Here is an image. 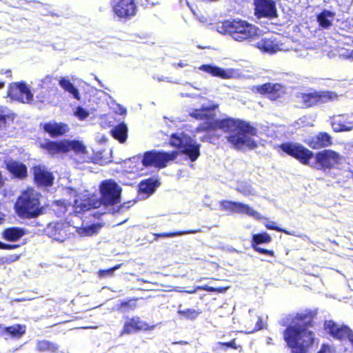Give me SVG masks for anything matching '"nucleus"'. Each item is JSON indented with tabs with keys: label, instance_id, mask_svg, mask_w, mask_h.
Masks as SVG:
<instances>
[{
	"label": "nucleus",
	"instance_id": "1",
	"mask_svg": "<svg viewBox=\"0 0 353 353\" xmlns=\"http://www.w3.org/2000/svg\"><path fill=\"white\" fill-rule=\"evenodd\" d=\"M218 107L216 104H203L190 112V115L196 119L206 120L196 129V132L206 131L210 137L219 138L223 133H226V138L234 148L241 149L244 147L253 148L255 141L250 137L254 128L243 121L234 119L213 120L214 114L211 111Z\"/></svg>",
	"mask_w": 353,
	"mask_h": 353
},
{
	"label": "nucleus",
	"instance_id": "2",
	"mask_svg": "<svg viewBox=\"0 0 353 353\" xmlns=\"http://www.w3.org/2000/svg\"><path fill=\"white\" fill-rule=\"evenodd\" d=\"M314 314L304 311L292 318L291 325L284 332V339L292 353H307L314 341V334L308 330Z\"/></svg>",
	"mask_w": 353,
	"mask_h": 353
},
{
	"label": "nucleus",
	"instance_id": "3",
	"mask_svg": "<svg viewBox=\"0 0 353 353\" xmlns=\"http://www.w3.org/2000/svg\"><path fill=\"white\" fill-rule=\"evenodd\" d=\"M41 147L50 154L65 153L72 150L75 153L76 161L79 163L91 161V157L89 156L85 146L79 141L63 140L59 142L48 141L42 143Z\"/></svg>",
	"mask_w": 353,
	"mask_h": 353
},
{
	"label": "nucleus",
	"instance_id": "4",
	"mask_svg": "<svg viewBox=\"0 0 353 353\" xmlns=\"http://www.w3.org/2000/svg\"><path fill=\"white\" fill-rule=\"evenodd\" d=\"M74 205L66 203L65 201H56L54 209L57 213L64 214L66 212L74 211L75 213H81L91 209L98 208L101 205V201L97 195L85 191L78 199H74Z\"/></svg>",
	"mask_w": 353,
	"mask_h": 353
},
{
	"label": "nucleus",
	"instance_id": "5",
	"mask_svg": "<svg viewBox=\"0 0 353 353\" xmlns=\"http://www.w3.org/2000/svg\"><path fill=\"white\" fill-rule=\"evenodd\" d=\"M39 196V194L32 188L23 191L15 203L17 214L25 219L37 216L41 210Z\"/></svg>",
	"mask_w": 353,
	"mask_h": 353
},
{
	"label": "nucleus",
	"instance_id": "6",
	"mask_svg": "<svg viewBox=\"0 0 353 353\" xmlns=\"http://www.w3.org/2000/svg\"><path fill=\"white\" fill-rule=\"evenodd\" d=\"M225 27L230 35L236 41H252L261 34V30L245 21H227Z\"/></svg>",
	"mask_w": 353,
	"mask_h": 353
},
{
	"label": "nucleus",
	"instance_id": "7",
	"mask_svg": "<svg viewBox=\"0 0 353 353\" xmlns=\"http://www.w3.org/2000/svg\"><path fill=\"white\" fill-rule=\"evenodd\" d=\"M170 145L179 148L191 161H195L200 155V145L184 132H176L171 136Z\"/></svg>",
	"mask_w": 353,
	"mask_h": 353
},
{
	"label": "nucleus",
	"instance_id": "8",
	"mask_svg": "<svg viewBox=\"0 0 353 353\" xmlns=\"http://www.w3.org/2000/svg\"><path fill=\"white\" fill-rule=\"evenodd\" d=\"M292 40L288 38L270 36L262 38L254 44L261 52L272 54L279 51H288Z\"/></svg>",
	"mask_w": 353,
	"mask_h": 353
},
{
	"label": "nucleus",
	"instance_id": "9",
	"mask_svg": "<svg viewBox=\"0 0 353 353\" xmlns=\"http://www.w3.org/2000/svg\"><path fill=\"white\" fill-rule=\"evenodd\" d=\"M296 101L302 108H310L325 103L336 98V94L331 92H299L296 95Z\"/></svg>",
	"mask_w": 353,
	"mask_h": 353
},
{
	"label": "nucleus",
	"instance_id": "10",
	"mask_svg": "<svg viewBox=\"0 0 353 353\" xmlns=\"http://www.w3.org/2000/svg\"><path fill=\"white\" fill-rule=\"evenodd\" d=\"M101 205H114L120 202L121 187L113 180L103 181L99 187Z\"/></svg>",
	"mask_w": 353,
	"mask_h": 353
},
{
	"label": "nucleus",
	"instance_id": "11",
	"mask_svg": "<svg viewBox=\"0 0 353 353\" xmlns=\"http://www.w3.org/2000/svg\"><path fill=\"white\" fill-rule=\"evenodd\" d=\"M178 153L172 152L171 153L161 152L155 151L146 152L142 158V164L147 166H154L156 168L165 167L168 162L176 158Z\"/></svg>",
	"mask_w": 353,
	"mask_h": 353
},
{
	"label": "nucleus",
	"instance_id": "12",
	"mask_svg": "<svg viewBox=\"0 0 353 353\" xmlns=\"http://www.w3.org/2000/svg\"><path fill=\"white\" fill-rule=\"evenodd\" d=\"M110 4L114 14L120 19H128L137 13V6L134 0H111Z\"/></svg>",
	"mask_w": 353,
	"mask_h": 353
},
{
	"label": "nucleus",
	"instance_id": "13",
	"mask_svg": "<svg viewBox=\"0 0 353 353\" xmlns=\"http://www.w3.org/2000/svg\"><path fill=\"white\" fill-rule=\"evenodd\" d=\"M221 210L230 211L233 213L245 214L252 218L260 220L263 217L257 211L254 210L251 206L240 202L224 200L219 202Z\"/></svg>",
	"mask_w": 353,
	"mask_h": 353
},
{
	"label": "nucleus",
	"instance_id": "14",
	"mask_svg": "<svg viewBox=\"0 0 353 353\" xmlns=\"http://www.w3.org/2000/svg\"><path fill=\"white\" fill-rule=\"evenodd\" d=\"M46 233L52 239L59 241H64L68 235L73 233L72 225L70 222H54L50 223L46 228Z\"/></svg>",
	"mask_w": 353,
	"mask_h": 353
},
{
	"label": "nucleus",
	"instance_id": "15",
	"mask_svg": "<svg viewBox=\"0 0 353 353\" xmlns=\"http://www.w3.org/2000/svg\"><path fill=\"white\" fill-rule=\"evenodd\" d=\"M286 154L300 160L303 163H307L313 157L312 152L300 144L285 143L279 146Z\"/></svg>",
	"mask_w": 353,
	"mask_h": 353
},
{
	"label": "nucleus",
	"instance_id": "16",
	"mask_svg": "<svg viewBox=\"0 0 353 353\" xmlns=\"http://www.w3.org/2000/svg\"><path fill=\"white\" fill-rule=\"evenodd\" d=\"M324 328L334 338L339 340L348 339L353 345V332L348 327L330 320L325 321Z\"/></svg>",
	"mask_w": 353,
	"mask_h": 353
},
{
	"label": "nucleus",
	"instance_id": "17",
	"mask_svg": "<svg viewBox=\"0 0 353 353\" xmlns=\"http://www.w3.org/2000/svg\"><path fill=\"white\" fill-rule=\"evenodd\" d=\"M8 95L11 99L22 103H30L33 99L30 88L23 83L11 84Z\"/></svg>",
	"mask_w": 353,
	"mask_h": 353
},
{
	"label": "nucleus",
	"instance_id": "18",
	"mask_svg": "<svg viewBox=\"0 0 353 353\" xmlns=\"http://www.w3.org/2000/svg\"><path fill=\"white\" fill-rule=\"evenodd\" d=\"M255 13L259 18H275L277 16L276 3L273 0H254Z\"/></svg>",
	"mask_w": 353,
	"mask_h": 353
},
{
	"label": "nucleus",
	"instance_id": "19",
	"mask_svg": "<svg viewBox=\"0 0 353 353\" xmlns=\"http://www.w3.org/2000/svg\"><path fill=\"white\" fill-rule=\"evenodd\" d=\"M252 90L261 94L268 95L271 100H276L285 93V88L281 84L272 83L254 85Z\"/></svg>",
	"mask_w": 353,
	"mask_h": 353
},
{
	"label": "nucleus",
	"instance_id": "20",
	"mask_svg": "<svg viewBox=\"0 0 353 353\" xmlns=\"http://www.w3.org/2000/svg\"><path fill=\"white\" fill-rule=\"evenodd\" d=\"M343 160V157L331 150H325L316 155V161L322 168H330L339 164Z\"/></svg>",
	"mask_w": 353,
	"mask_h": 353
},
{
	"label": "nucleus",
	"instance_id": "21",
	"mask_svg": "<svg viewBox=\"0 0 353 353\" xmlns=\"http://www.w3.org/2000/svg\"><path fill=\"white\" fill-rule=\"evenodd\" d=\"M152 327H150L145 322L141 321L139 317L126 318L124 323L123 331L121 335L129 334L138 331L148 330Z\"/></svg>",
	"mask_w": 353,
	"mask_h": 353
},
{
	"label": "nucleus",
	"instance_id": "22",
	"mask_svg": "<svg viewBox=\"0 0 353 353\" xmlns=\"http://www.w3.org/2000/svg\"><path fill=\"white\" fill-rule=\"evenodd\" d=\"M332 126L334 131L350 130L353 127V114L350 116L337 115L332 119Z\"/></svg>",
	"mask_w": 353,
	"mask_h": 353
},
{
	"label": "nucleus",
	"instance_id": "23",
	"mask_svg": "<svg viewBox=\"0 0 353 353\" xmlns=\"http://www.w3.org/2000/svg\"><path fill=\"white\" fill-rule=\"evenodd\" d=\"M199 70L212 74L214 77L222 79H231L234 75L233 69H223L212 65H203L199 68Z\"/></svg>",
	"mask_w": 353,
	"mask_h": 353
},
{
	"label": "nucleus",
	"instance_id": "24",
	"mask_svg": "<svg viewBox=\"0 0 353 353\" xmlns=\"http://www.w3.org/2000/svg\"><path fill=\"white\" fill-rule=\"evenodd\" d=\"M34 180L39 185H50L52 183L53 177L45 167L36 166L34 168Z\"/></svg>",
	"mask_w": 353,
	"mask_h": 353
},
{
	"label": "nucleus",
	"instance_id": "25",
	"mask_svg": "<svg viewBox=\"0 0 353 353\" xmlns=\"http://www.w3.org/2000/svg\"><path fill=\"white\" fill-rule=\"evenodd\" d=\"M44 130L52 137L62 135L68 132L67 124L63 123L49 122L43 125Z\"/></svg>",
	"mask_w": 353,
	"mask_h": 353
},
{
	"label": "nucleus",
	"instance_id": "26",
	"mask_svg": "<svg viewBox=\"0 0 353 353\" xmlns=\"http://www.w3.org/2000/svg\"><path fill=\"white\" fill-rule=\"evenodd\" d=\"M331 142V138L328 134L321 132L311 139L309 145L314 149H318L330 145Z\"/></svg>",
	"mask_w": 353,
	"mask_h": 353
},
{
	"label": "nucleus",
	"instance_id": "27",
	"mask_svg": "<svg viewBox=\"0 0 353 353\" xmlns=\"http://www.w3.org/2000/svg\"><path fill=\"white\" fill-rule=\"evenodd\" d=\"M7 169L15 176L23 178L26 176L27 168L21 163L15 161H9L6 163Z\"/></svg>",
	"mask_w": 353,
	"mask_h": 353
},
{
	"label": "nucleus",
	"instance_id": "28",
	"mask_svg": "<svg viewBox=\"0 0 353 353\" xmlns=\"http://www.w3.org/2000/svg\"><path fill=\"white\" fill-rule=\"evenodd\" d=\"M101 226L98 224L86 225L82 227L72 225V231L77 232L81 236H90L98 233Z\"/></svg>",
	"mask_w": 353,
	"mask_h": 353
},
{
	"label": "nucleus",
	"instance_id": "29",
	"mask_svg": "<svg viewBox=\"0 0 353 353\" xmlns=\"http://www.w3.org/2000/svg\"><path fill=\"white\" fill-rule=\"evenodd\" d=\"M59 85L66 92H69L72 97L77 99H81V95L78 89L70 82V79L66 77H61L59 80Z\"/></svg>",
	"mask_w": 353,
	"mask_h": 353
},
{
	"label": "nucleus",
	"instance_id": "30",
	"mask_svg": "<svg viewBox=\"0 0 353 353\" xmlns=\"http://www.w3.org/2000/svg\"><path fill=\"white\" fill-rule=\"evenodd\" d=\"M112 136L120 143L125 142L128 138V128L125 123H120L111 129Z\"/></svg>",
	"mask_w": 353,
	"mask_h": 353
},
{
	"label": "nucleus",
	"instance_id": "31",
	"mask_svg": "<svg viewBox=\"0 0 353 353\" xmlns=\"http://www.w3.org/2000/svg\"><path fill=\"white\" fill-rule=\"evenodd\" d=\"M25 234V230L20 228H10L4 230L3 238L10 241H16Z\"/></svg>",
	"mask_w": 353,
	"mask_h": 353
},
{
	"label": "nucleus",
	"instance_id": "32",
	"mask_svg": "<svg viewBox=\"0 0 353 353\" xmlns=\"http://www.w3.org/2000/svg\"><path fill=\"white\" fill-rule=\"evenodd\" d=\"M234 189L245 196L257 195L256 190L246 181H237Z\"/></svg>",
	"mask_w": 353,
	"mask_h": 353
},
{
	"label": "nucleus",
	"instance_id": "33",
	"mask_svg": "<svg viewBox=\"0 0 353 353\" xmlns=\"http://www.w3.org/2000/svg\"><path fill=\"white\" fill-rule=\"evenodd\" d=\"M334 16V12L325 10L317 16V20L322 28H327L332 25Z\"/></svg>",
	"mask_w": 353,
	"mask_h": 353
},
{
	"label": "nucleus",
	"instance_id": "34",
	"mask_svg": "<svg viewBox=\"0 0 353 353\" xmlns=\"http://www.w3.org/2000/svg\"><path fill=\"white\" fill-rule=\"evenodd\" d=\"M158 185V181L153 179L143 181L139 184V190L147 195L152 194Z\"/></svg>",
	"mask_w": 353,
	"mask_h": 353
},
{
	"label": "nucleus",
	"instance_id": "35",
	"mask_svg": "<svg viewBox=\"0 0 353 353\" xmlns=\"http://www.w3.org/2000/svg\"><path fill=\"white\" fill-rule=\"evenodd\" d=\"M26 332V326L22 325H14L5 327L3 334H9L13 337H20Z\"/></svg>",
	"mask_w": 353,
	"mask_h": 353
},
{
	"label": "nucleus",
	"instance_id": "36",
	"mask_svg": "<svg viewBox=\"0 0 353 353\" xmlns=\"http://www.w3.org/2000/svg\"><path fill=\"white\" fill-rule=\"evenodd\" d=\"M59 346L48 341H39L37 343V350L39 352H55L58 350Z\"/></svg>",
	"mask_w": 353,
	"mask_h": 353
},
{
	"label": "nucleus",
	"instance_id": "37",
	"mask_svg": "<svg viewBox=\"0 0 353 353\" xmlns=\"http://www.w3.org/2000/svg\"><path fill=\"white\" fill-rule=\"evenodd\" d=\"M290 48L288 50H294L296 52L297 56L301 58H305L308 55L307 50L300 43H296L292 41V43H290Z\"/></svg>",
	"mask_w": 353,
	"mask_h": 353
},
{
	"label": "nucleus",
	"instance_id": "38",
	"mask_svg": "<svg viewBox=\"0 0 353 353\" xmlns=\"http://www.w3.org/2000/svg\"><path fill=\"white\" fill-rule=\"evenodd\" d=\"M200 230H188V231H179L176 232H167V233H161V234H154L155 236V240H157L158 237H175L178 236H181L183 234H195L197 232H199Z\"/></svg>",
	"mask_w": 353,
	"mask_h": 353
},
{
	"label": "nucleus",
	"instance_id": "39",
	"mask_svg": "<svg viewBox=\"0 0 353 353\" xmlns=\"http://www.w3.org/2000/svg\"><path fill=\"white\" fill-rule=\"evenodd\" d=\"M271 241V236L265 232L252 235V243H254L256 245L261 243H270Z\"/></svg>",
	"mask_w": 353,
	"mask_h": 353
},
{
	"label": "nucleus",
	"instance_id": "40",
	"mask_svg": "<svg viewBox=\"0 0 353 353\" xmlns=\"http://www.w3.org/2000/svg\"><path fill=\"white\" fill-rule=\"evenodd\" d=\"M198 290H205L208 292H222L223 290H225V289H221V288H216L213 287H210L208 285H203V286H196L192 290H185V292L188 294H194Z\"/></svg>",
	"mask_w": 353,
	"mask_h": 353
},
{
	"label": "nucleus",
	"instance_id": "41",
	"mask_svg": "<svg viewBox=\"0 0 353 353\" xmlns=\"http://www.w3.org/2000/svg\"><path fill=\"white\" fill-rule=\"evenodd\" d=\"M178 313L182 316L194 319H196L201 312L194 309H187L185 310H179Z\"/></svg>",
	"mask_w": 353,
	"mask_h": 353
},
{
	"label": "nucleus",
	"instance_id": "42",
	"mask_svg": "<svg viewBox=\"0 0 353 353\" xmlns=\"http://www.w3.org/2000/svg\"><path fill=\"white\" fill-rule=\"evenodd\" d=\"M121 265H122V264H118L108 270H101L98 272V276L101 278L108 276H111L113 275L114 271L119 269Z\"/></svg>",
	"mask_w": 353,
	"mask_h": 353
},
{
	"label": "nucleus",
	"instance_id": "43",
	"mask_svg": "<svg viewBox=\"0 0 353 353\" xmlns=\"http://www.w3.org/2000/svg\"><path fill=\"white\" fill-rule=\"evenodd\" d=\"M74 115L80 120H84L90 115V112L83 108L79 106L74 110Z\"/></svg>",
	"mask_w": 353,
	"mask_h": 353
},
{
	"label": "nucleus",
	"instance_id": "44",
	"mask_svg": "<svg viewBox=\"0 0 353 353\" xmlns=\"http://www.w3.org/2000/svg\"><path fill=\"white\" fill-rule=\"evenodd\" d=\"M337 54L345 59H350L353 61V50H350L344 48H339L337 50Z\"/></svg>",
	"mask_w": 353,
	"mask_h": 353
},
{
	"label": "nucleus",
	"instance_id": "45",
	"mask_svg": "<svg viewBox=\"0 0 353 353\" xmlns=\"http://www.w3.org/2000/svg\"><path fill=\"white\" fill-rule=\"evenodd\" d=\"M10 115V110L6 107H0V127L6 124V118Z\"/></svg>",
	"mask_w": 353,
	"mask_h": 353
},
{
	"label": "nucleus",
	"instance_id": "46",
	"mask_svg": "<svg viewBox=\"0 0 353 353\" xmlns=\"http://www.w3.org/2000/svg\"><path fill=\"white\" fill-rule=\"evenodd\" d=\"M265 226L268 229H270V230H276V231H279V232H284L285 234H291V233L288 232L287 230L281 229V228L276 226L275 223L274 222H272V221H267L266 223H265Z\"/></svg>",
	"mask_w": 353,
	"mask_h": 353
},
{
	"label": "nucleus",
	"instance_id": "47",
	"mask_svg": "<svg viewBox=\"0 0 353 353\" xmlns=\"http://www.w3.org/2000/svg\"><path fill=\"white\" fill-rule=\"evenodd\" d=\"M318 353H336V350L332 345L323 344Z\"/></svg>",
	"mask_w": 353,
	"mask_h": 353
},
{
	"label": "nucleus",
	"instance_id": "48",
	"mask_svg": "<svg viewBox=\"0 0 353 353\" xmlns=\"http://www.w3.org/2000/svg\"><path fill=\"white\" fill-rule=\"evenodd\" d=\"M252 247L253 248V249L254 250H256V252H258L259 253L268 254L270 256H274V252L272 250H268L261 248L256 245L254 243H252Z\"/></svg>",
	"mask_w": 353,
	"mask_h": 353
},
{
	"label": "nucleus",
	"instance_id": "49",
	"mask_svg": "<svg viewBox=\"0 0 353 353\" xmlns=\"http://www.w3.org/2000/svg\"><path fill=\"white\" fill-rule=\"evenodd\" d=\"M261 328H262L261 321L260 319H259L257 323H256L255 327L254 329H252V330L247 331L246 333L247 334L253 333L256 331L261 330Z\"/></svg>",
	"mask_w": 353,
	"mask_h": 353
},
{
	"label": "nucleus",
	"instance_id": "50",
	"mask_svg": "<svg viewBox=\"0 0 353 353\" xmlns=\"http://www.w3.org/2000/svg\"><path fill=\"white\" fill-rule=\"evenodd\" d=\"M15 247L16 245H7L0 242V249H12Z\"/></svg>",
	"mask_w": 353,
	"mask_h": 353
},
{
	"label": "nucleus",
	"instance_id": "51",
	"mask_svg": "<svg viewBox=\"0 0 353 353\" xmlns=\"http://www.w3.org/2000/svg\"><path fill=\"white\" fill-rule=\"evenodd\" d=\"M220 345H225L226 347H234V341H232L231 342H229V343H219Z\"/></svg>",
	"mask_w": 353,
	"mask_h": 353
},
{
	"label": "nucleus",
	"instance_id": "52",
	"mask_svg": "<svg viewBox=\"0 0 353 353\" xmlns=\"http://www.w3.org/2000/svg\"><path fill=\"white\" fill-rule=\"evenodd\" d=\"M130 202H128L127 203H123L122 205H121L118 209H117V212H120L121 210H122L123 208H129V205H127L128 204H129Z\"/></svg>",
	"mask_w": 353,
	"mask_h": 353
},
{
	"label": "nucleus",
	"instance_id": "53",
	"mask_svg": "<svg viewBox=\"0 0 353 353\" xmlns=\"http://www.w3.org/2000/svg\"><path fill=\"white\" fill-rule=\"evenodd\" d=\"M173 291L177 292H185V290H183V288L181 287H176L173 289Z\"/></svg>",
	"mask_w": 353,
	"mask_h": 353
},
{
	"label": "nucleus",
	"instance_id": "54",
	"mask_svg": "<svg viewBox=\"0 0 353 353\" xmlns=\"http://www.w3.org/2000/svg\"><path fill=\"white\" fill-rule=\"evenodd\" d=\"M3 183H4V179H3L1 172H0V187L2 186L3 185Z\"/></svg>",
	"mask_w": 353,
	"mask_h": 353
},
{
	"label": "nucleus",
	"instance_id": "55",
	"mask_svg": "<svg viewBox=\"0 0 353 353\" xmlns=\"http://www.w3.org/2000/svg\"><path fill=\"white\" fill-rule=\"evenodd\" d=\"M157 80L159 81H168V77L157 78Z\"/></svg>",
	"mask_w": 353,
	"mask_h": 353
},
{
	"label": "nucleus",
	"instance_id": "56",
	"mask_svg": "<svg viewBox=\"0 0 353 353\" xmlns=\"http://www.w3.org/2000/svg\"><path fill=\"white\" fill-rule=\"evenodd\" d=\"M330 57H333L336 55V53L331 52L327 54Z\"/></svg>",
	"mask_w": 353,
	"mask_h": 353
},
{
	"label": "nucleus",
	"instance_id": "57",
	"mask_svg": "<svg viewBox=\"0 0 353 353\" xmlns=\"http://www.w3.org/2000/svg\"><path fill=\"white\" fill-rule=\"evenodd\" d=\"M185 65H186V64H185V63H182V62H180V63H179L177 64V66L181 67V68H183V67H184Z\"/></svg>",
	"mask_w": 353,
	"mask_h": 353
},
{
	"label": "nucleus",
	"instance_id": "58",
	"mask_svg": "<svg viewBox=\"0 0 353 353\" xmlns=\"http://www.w3.org/2000/svg\"><path fill=\"white\" fill-rule=\"evenodd\" d=\"M148 3L154 4V1L153 0H145Z\"/></svg>",
	"mask_w": 353,
	"mask_h": 353
},
{
	"label": "nucleus",
	"instance_id": "59",
	"mask_svg": "<svg viewBox=\"0 0 353 353\" xmlns=\"http://www.w3.org/2000/svg\"><path fill=\"white\" fill-rule=\"evenodd\" d=\"M70 194H72V195L76 196V191L75 190H70Z\"/></svg>",
	"mask_w": 353,
	"mask_h": 353
},
{
	"label": "nucleus",
	"instance_id": "60",
	"mask_svg": "<svg viewBox=\"0 0 353 353\" xmlns=\"http://www.w3.org/2000/svg\"><path fill=\"white\" fill-rule=\"evenodd\" d=\"M286 323H287V322H285L284 319H283V320H282V321H281V324H282L283 325H286Z\"/></svg>",
	"mask_w": 353,
	"mask_h": 353
},
{
	"label": "nucleus",
	"instance_id": "61",
	"mask_svg": "<svg viewBox=\"0 0 353 353\" xmlns=\"http://www.w3.org/2000/svg\"><path fill=\"white\" fill-rule=\"evenodd\" d=\"M4 86V83L0 82V89Z\"/></svg>",
	"mask_w": 353,
	"mask_h": 353
},
{
	"label": "nucleus",
	"instance_id": "62",
	"mask_svg": "<svg viewBox=\"0 0 353 353\" xmlns=\"http://www.w3.org/2000/svg\"><path fill=\"white\" fill-rule=\"evenodd\" d=\"M209 139V138L203 137V138L202 139V141H205V139Z\"/></svg>",
	"mask_w": 353,
	"mask_h": 353
},
{
	"label": "nucleus",
	"instance_id": "63",
	"mask_svg": "<svg viewBox=\"0 0 353 353\" xmlns=\"http://www.w3.org/2000/svg\"><path fill=\"white\" fill-rule=\"evenodd\" d=\"M128 304V303H122V305H127Z\"/></svg>",
	"mask_w": 353,
	"mask_h": 353
}]
</instances>
